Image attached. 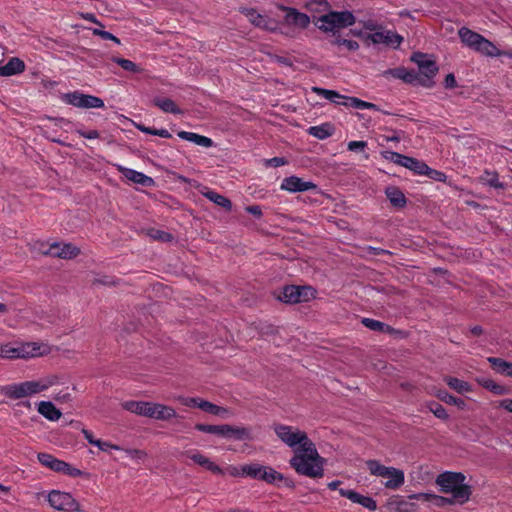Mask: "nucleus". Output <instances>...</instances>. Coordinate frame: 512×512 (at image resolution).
<instances>
[{
	"mask_svg": "<svg viewBox=\"0 0 512 512\" xmlns=\"http://www.w3.org/2000/svg\"><path fill=\"white\" fill-rule=\"evenodd\" d=\"M50 353V348L47 344L39 342H15L3 344L1 350V358L4 359H23L28 360L32 358L41 357Z\"/></svg>",
	"mask_w": 512,
	"mask_h": 512,
	"instance_id": "obj_4",
	"label": "nucleus"
},
{
	"mask_svg": "<svg viewBox=\"0 0 512 512\" xmlns=\"http://www.w3.org/2000/svg\"><path fill=\"white\" fill-rule=\"evenodd\" d=\"M92 32L94 35L100 36L104 40L112 39V33L108 32V31H104L101 29H93Z\"/></svg>",
	"mask_w": 512,
	"mask_h": 512,
	"instance_id": "obj_61",
	"label": "nucleus"
},
{
	"mask_svg": "<svg viewBox=\"0 0 512 512\" xmlns=\"http://www.w3.org/2000/svg\"><path fill=\"white\" fill-rule=\"evenodd\" d=\"M434 395L438 399H440L441 401H444L447 404L455 405V406H457V407H459L461 409H463L465 407V402L462 399L450 395L445 390H437L434 393Z\"/></svg>",
	"mask_w": 512,
	"mask_h": 512,
	"instance_id": "obj_37",
	"label": "nucleus"
},
{
	"mask_svg": "<svg viewBox=\"0 0 512 512\" xmlns=\"http://www.w3.org/2000/svg\"><path fill=\"white\" fill-rule=\"evenodd\" d=\"M113 61L117 63L119 66H121L124 70L138 73L141 71V69L132 61L124 58L115 57L113 58Z\"/></svg>",
	"mask_w": 512,
	"mask_h": 512,
	"instance_id": "obj_43",
	"label": "nucleus"
},
{
	"mask_svg": "<svg viewBox=\"0 0 512 512\" xmlns=\"http://www.w3.org/2000/svg\"><path fill=\"white\" fill-rule=\"evenodd\" d=\"M287 163L286 159L283 157H273L270 159H267L265 161L266 166H272V167H280Z\"/></svg>",
	"mask_w": 512,
	"mask_h": 512,
	"instance_id": "obj_54",
	"label": "nucleus"
},
{
	"mask_svg": "<svg viewBox=\"0 0 512 512\" xmlns=\"http://www.w3.org/2000/svg\"><path fill=\"white\" fill-rule=\"evenodd\" d=\"M381 156L385 160L390 161L396 165H399V162L401 161L403 155L394 151H382Z\"/></svg>",
	"mask_w": 512,
	"mask_h": 512,
	"instance_id": "obj_48",
	"label": "nucleus"
},
{
	"mask_svg": "<svg viewBox=\"0 0 512 512\" xmlns=\"http://www.w3.org/2000/svg\"><path fill=\"white\" fill-rule=\"evenodd\" d=\"M435 483L442 493L450 494L458 505L470 500L472 488L466 483V476L461 472H443L436 477Z\"/></svg>",
	"mask_w": 512,
	"mask_h": 512,
	"instance_id": "obj_2",
	"label": "nucleus"
},
{
	"mask_svg": "<svg viewBox=\"0 0 512 512\" xmlns=\"http://www.w3.org/2000/svg\"><path fill=\"white\" fill-rule=\"evenodd\" d=\"M183 456L191 459L195 464H198L215 474H223V469L207 458L204 454L197 450H188L182 453Z\"/></svg>",
	"mask_w": 512,
	"mask_h": 512,
	"instance_id": "obj_18",
	"label": "nucleus"
},
{
	"mask_svg": "<svg viewBox=\"0 0 512 512\" xmlns=\"http://www.w3.org/2000/svg\"><path fill=\"white\" fill-rule=\"evenodd\" d=\"M474 50H476L484 55H487V56L500 55L498 48L492 42H490L489 40H487L484 37L481 38V40L479 41V44L476 46V48Z\"/></svg>",
	"mask_w": 512,
	"mask_h": 512,
	"instance_id": "obj_34",
	"label": "nucleus"
},
{
	"mask_svg": "<svg viewBox=\"0 0 512 512\" xmlns=\"http://www.w3.org/2000/svg\"><path fill=\"white\" fill-rule=\"evenodd\" d=\"M299 288L300 286L294 285L284 287L279 299L285 303H299Z\"/></svg>",
	"mask_w": 512,
	"mask_h": 512,
	"instance_id": "obj_32",
	"label": "nucleus"
},
{
	"mask_svg": "<svg viewBox=\"0 0 512 512\" xmlns=\"http://www.w3.org/2000/svg\"><path fill=\"white\" fill-rule=\"evenodd\" d=\"M485 386L496 394H502L504 392V389L500 385L495 384L493 381L487 382Z\"/></svg>",
	"mask_w": 512,
	"mask_h": 512,
	"instance_id": "obj_59",
	"label": "nucleus"
},
{
	"mask_svg": "<svg viewBox=\"0 0 512 512\" xmlns=\"http://www.w3.org/2000/svg\"><path fill=\"white\" fill-rule=\"evenodd\" d=\"M312 92L319 96L329 100L332 103L343 105L346 107H353L356 109H377V106L373 103L363 101L356 97H347L339 94L337 91L328 90L320 87H312Z\"/></svg>",
	"mask_w": 512,
	"mask_h": 512,
	"instance_id": "obj_8",
	"label": "nucleus"
},
{
	"mask_svg": "<svg viewBox=\"0 0 512 512\" xmlns=\"http://www.w3.org/2000/svg\"><path fill=\"white\" fill-rule=\"evenodd\" d=\"M367 147L365 141H350L347 145L349 151H362Z\"/></svg>",
	"mask_w": 512,
	"mask_h": 512,
	"instance_id": "obj_52",
	"label": "nucleus"
},
{
	"mask_svg": "<svg viewBox=\"0 0 512 512\" xmlns=\"http://www.w3.org/2000/svg\"><path fill=\"white\" fill-rule=\"evenodd\" d=\"M96 446L102 451H108L109 449L121 450L119 446L101 440L97 441Z\"/></svg>",
	"mask_w": 512,
	"mask_h": 512,
	"instance_id": "obj_57",
	"label": "nucleus"
},
{
	"mask_svg": "<svg viewBox=\"0 0 512 512\" xmlns=\"http://www.w3.org/2000/svg\"><path fill=\"white\" fill-rule=\"evenodd\" d=\"M148 235L152 239L160 240V241H163V242H167V241H171L172 240V235L170 233H167L165 231L158 230V229H150L148 231Z\"/></svg>",
	"mask_w": 512,
	"mask_h": 512,
	"instance_id": "obj_46",
	"label": "nucleus"
},
{
	"mask_svg": "<svg viewBox=\"0 0 512 512\" xmlns=\"http://www.w3.org/2000/svg\"><path fill=\"white\" fill-rule=\"evenodd\" d=\"M37 458L43 466L54 472L62 473L71 477H79L83 474L80 469L72 467L67 462L57 459L51 454L39 453Z\"/></svg>",
	"mask_w": 512,
	"mask_h": 512,
	"instance_id": "obj_11",
	"label": "nucleus"
},
{
	"mask_svg": "<svg viewBox=\"0 0 512 512\" xmlns=\"http://www.w3.org/2000/svg\"><path fill=\"white\" fill-rule=\"evenodd\" d=\"M200 409L205 412L211 413L213 415L225 416L229 414V411L226 408L217 406L209 401L203 400Z\"/></svg>",
	"mask_w": 512,
	"mask_h": 512,
	"instance_id": "obj_40",
	"label": "nucleus"
},
{
	"mask_svg": "<svg viewBox=\"0 0 512 512\" xmlns=\"http://www.w3.org/2000/svg\"><path fill=\"white\" fill-rule=\"evenodd\" d=\"M273 430L277 437L293 450L290 466L299 475L316 479L324 475L326 459L323 458L307 433L297 427L275 424Z\"/></svg>",
	"mask_w": 512,
	"mask_h": 512,
	"instance_id": "obj_1",
	"label": "nucleus"
},
{
	"mask_svg": "<svg viewBox=\"0 0 512 512\" xmlns=\"http://www.w3.org/2000/svg\"><path fill=\"white\" fill-rule=\"evenodd\" d=\"M433 497V493H415L408 496L409 499L419 501H432Z\"/></svg>",
	"mask_w": 512,
	"mask_h": 512,
	"instance_id": "obj_53",
	"label": "nucleus"
},
{
	"mask_svg": "<svg viewBox=\"0 0 512 512\" xmlns=\"http://www.w3.org/2000/svg\"><path fill=\"white\" fill-rule=\"evenodd\" d=\"M82 434L84 435L85 439L91 444V445H94L96 446V443L99 439H95L93 437V434L92 432H90L89 430L87 429H82Z\"/></svg>",
	"mask_w": 512,
	"mask_h": 512,
	"instance_id": "obj_62",
	"label": "nucleus"
},
{
	"mask_svg": "<svg viewBox=\"0 0 512 512\" xmlns=\"http://www.w3.org/2000/svg\"><path fill=\"white\" fill-rule=\"evenodd\" d=\"M330 43L337 47H344L348 51H356L359 49V43L357 41L344 39L340 35L334 36Z\"/></svg>",
	"mask_w": 512,
	"mask_h": 512,
	"instance_id": "obj_38",
	"label": "nucleus"
},
{
	"mask_svg": "<svg viewBox=\"0 0 512 512\" xmlns=\"http://www.w3.org/2000/svg\"><path fill=\"white\" fill-rule=\"evenodd\" d=\"M54 399L59 402H69L71 394L67 390H61L55 394Z\"/></svg>",
	"mask_w": 512,
	"mask_h": 512,
	"instance_id": "obj_58",
	"label": "nucleus"
},
{
	"mask_svg": "<svg viewBox=\"0 0 512 512\" xmlns=\"http://www.w3.org/2000/svg\"><path fill=\"white\" fill-rule=\"evenodd\" d=\"M121 171L128 180L134 183L141 184L143 186H150L153 184V179L141 172L128 168H122Z\"/></svg>",
	"mask_w": 512,
	"mask_h": 512,
	"instance_id": "obj_26",
	"label": "nucleus"
},
{
	"mask_svg": "<svg viewBox=\"0 0 512 512\" xmlns=\"http://www.w3.org/2000/svg\"><path fill=\"white\" fill-rule=\"evenodd\" d=\"M498 406L512 413V399H503L499 401Z\"/></svg>",
	"mask_w": 512,
	"mask_h": 512,
	"instance_id": "obj_63",
	"label": "nucleus"
},
{
	"mask_svg": "<svg viewBox=\"0 0 512 512\" xmlns=\"http://www.w3.org/2000/svg\"><path fill=\"white\" fill-rule=\"evenodd\" d=\"M443 380L452 390L459 394H464L472 391V385L467 381L451 376H444Z\"/></svg>",
	"mask_w": 512,
	"mask_h": 512,
	"instance_id": "obj_25",
	"label": "nucleus"
},
{
	"mask_svg": "<svg viewBox=\"0 0 512 512\" xmlns=\"http://www.w3.org/2000/svg\"><path fill=\"white\" fill-rule=\"evenodd\" d=\"M246 211L258 218H260L262 216V210H261L260 206H258V205L248 206L246 208Z\"/></svg>",
	"mask_w": 512,
	"mask_h": 512,
	"instance_id": "obj_60",
	"label": "nucleus"
},
{
	"mask_svg": "<svg viewBox=\"0 0 512 512\" xmlns=\"http://www.w3.org/2000/svg\"><path fill=\"white\" fill-rule=\"evenodd\" d=\"M125 453L134 460L143 461L147 457V453L139 449H126Z\"/></svg>",
	"mask_w": 512,
	"mask_h": 512,
	"instance_id": "obj_50",
	"label": "nucleus"
},
{
	"mask_svg": "<svg viewBox=\"0 0 512 512\" xmlns=\"http://www.w3.org/2000/svg\"><path fill=\"white\" fill-rule=\"evenodd\" d=\"M368 39L374 44H386L393 48H398L403 42V37L391 30L374 32L368 36Z\"/></svg>",
	"mask_w": 512,
	"mask_h": 512,
	"instance_id": "obj_17",
	"label": "nucleus"
},
{
	"mask_svg": "<svg viewBox=\"0 0 512 512\" xmlns=\"http://www.w3.org/2000/svg\"><path fill=\"white\" fill-rule=\"evenodd\" d=\"M366 466L371 475L381 477L385 480L383 481V485L387 489L396 490L405 482V475L401 469L385 466L378 460H367Z\"/></svg>",
	"mask_w": 512,
	"mask_h": 512,
	"instance_id": "obj_5",
	"label": "nucleus"
},
{
	"mask_svg": "<svg viewBox=\"0 0 512 512\" xmlns=\"http://www.w3.org/2000/svg\"><path fill=\"white\" fill-rule=\"evenodd\" d=\"M122 407L131 413L145 417L147 401H126Z\"/></svg>",
	"mask_w": 512,
	"mask_h": 512,
	"instance_id": "obj_35",
	"label": "nucleus"
},
{
	"mask_svg": "<svg viewBox=\"0 0 512 512\" xmlns=\"http://www.w3.org/2000/svg\"><path fill=\"white\" fill-rule=\"evenodd\" d=\"M77 133L86 139H97L99 137V132L97 130H82L78 129Z\"/></svg>",
	"mask_w": 512,
	"mask_h": 512,
	"instance_id": "obj_55",
	"label": "nucleus"
},
{
	"mask_svg": "<svg viewBox=\"0 0 512 512\" xmlns=\"http://www.w3.org/2000/svg\"><path fill=\"white\" fill-rule=\"evenodd\" d=\"M279 9L285 11L284 24L289 27L306 29L310 25V17L292 7L279 6Z\"/></svg>",
	"mask_w": 512,
	"mask_h": 512,
	"instance_id": "obj_14",
	"label": "nucleus"
},
{
	"mask_svg": "<svg viewBox=\"0 0 512 512\" xmlns=\"http://www.w3.org/2000/svg\"><path fill=\"white\" fill-rule=\"evenodd\" d=\"M339 493L342 497L349 499L353 503L360 504L361 506H363L364 508H367L370 511H374L377 509L376 501L369 496H364V495L357 493L354 490L343 489V488L339 489Z\"/></svg>",
	"mask_w": 512,
	"mask_h": 512,
	"instance_id": "obj_19",
	"label": "nucleus"
},
{
	"mask_svg": "<svg viewBox=\"0 0 512 512\" xmlns=\"http://www.w3.org/2000/svg\"><path fill=\"white\" fill-rule=\"evenodd\" d=\"M39 252L44 255H50L61 259H72L80 254V249L71 243L54 242L47 245L43 242L39 243Z\"/></svg>",
	"mask_w": 512,
	"mask_h": 512,
	"instance_id": "obj_10",
	"label": "nucleus"
},
{
	"mask_svg": "<svg viewBox=\"0 0 512 512\" xmlns=\"http://www.w3.org/2000/svg\"><path fill=\"white\" fill-rule=\"evenodd\" d=\"M488 361L497 373L512 377V363L496 357H490Z\"/></svg>",
	"mask_w": 512,
	"mask_h": 512,
	"instance_id": "obj_28",
	"label": "nucleus"
},
{
	"mask_svg": "<svg viewBox=\"0 0 512 512\" xmlns=\"http://www.w3.org/2000/svg\"><path fill=\"white\" fill-rule=\"evenodd\" d=\"M202 194L209 199L211 202L215 203L216 205L225 208L226 210H231L232 203L231 201L226 198L225 196L218 194L215 191L207 190L205 192H202Z\"/></svg>",
	"mask_w": 512,
	"mask_h": 512,
	"instance_id": "obj_31",
	"label": "nucleus"
},
{
	"mask_svg": "<svg viewBox=\"0 0 512 512\" xmlns=\"http://www.w3.org/2000/svg\"><path fill=\"white\" fill-rule=\"evenodd\" d=\"M384 75H391L394 78L402 79L404 81H411L410 74L404 68L388 69L384 72Z\"/></svg>",
	"mask_w": 512,
	"mask_h": 512,
	"instance_id": "obj_45",
	"label": "nucleus"
},
{
	"mask_svg": "<svg viewBox=\"0 0 512 512\" xmlns=\"http://www.w3.org/2000/svg\"><path fill=\"white\" fill-rule=\"evenodd\" d=\"M412 60L418 65L421 72L427 77L434 76L438 70L436 64L422 53L414 54L412 56Z\"/></svg>",
	"mask_w": 512,
	"mask_h": 512,
	"instance_id": "obj_20",
	"label": "nucleus"
},
{
	"mask_svg": "<svg viewBox=\"0 0 512 512\" xmlns=\"http://www.w3.org/2000/svg\"><path fill=\"white\" fill-rule=\"evenodd\" d=\"M240 12L246 16L248 21L255 27L268 31L277 32L279 30V22L266 14L259 13L254 8H241Z\"/></svg>",
	"mask_w": 512,
	"mask_h": 512,
	"instance_id": "obj_12",
	"label": "nucleus"
},
{
	"mask_svg": "<svg viewBox=\"0 0 512 512\" xmlns=\"http://www.w3.org/2000/svg\"><path fill=\"white\" fill-rule=\"evenodd\" d=\"M482 181L490 187L503 189L504 184L499 181L498 174L496 172L485 171L484 176H482Z\"/></svg>",
	"mask_w": 512,
	"mask_h": 512,
	"instance_id": "obj_42",
	"label": "nucleus"
},
{
	"mask_svg": "<svg viewBox=\"0 0 512 512\" xmlns=\"http://www.w3.org/2000/svg\"><path fill=\"white\" fill-rule=\"evenodd\" d=\"M316 184L311 181H305L297 176L286 177L282 180L280 189L290 193L305 192L315 190Z\"/></svg>",
	"mask_w": 512,
	"mask_h": 512,
	"instance_id": "obj_16",
	"label": "nucleus"
},
{
	"mask_svg": "<svg viewBox=\"0 0 512 512\" xmlns=\"http://www.w3.org/2000/svg\"><path fill=\"white\" fill-rule=\"evenodd\" d=\"M176 416L177 413L172 407L156 402L147 401L145 417L159 421H168L172 418H175Z\"/></svg>",
	"mask_w": 512,
	"mask_h": 512,
	"instance_id": "obj_15",
	"label": "nucleus"
},
{
	"mask_svg": "<svg viewBox=\"0 0 512 512\" xmlns=\"http://www.w3.org/2000/svg\"><path fill=\"white\" fill-rule=\"evenodd\" d=\"M458 34H459L461 41L465 45H467L468 47L473 48V49L476 48V46L479 44V41L483 37L482 35L474 32L466 27L460 28L458 31Z\"/></svg>",
	"mask_w": 512,
	"mask_h": 512,
	"instance_id": "obj_24",
	"label": "nucleus"
},
{
	"mask_svg": "<svg viewBox=\"0 0 512 512\" xmlns=\"http://www.w3.org/2000/svg\"><path fill=\"white\" fill-rule=\"evenodd\" d=\"M283 475L272 467L264 466L261 480L267 483H276L283 480Z\"/></svg>",
	"mask_w": 512,
	"mask_h": 512,
	"instance_id": "obj_39",
	"label": "nucleus"
},
{
	"mask_svg": "<svg viewBox=\"0 0 512 512\" xmlns=\"http://www.w3.org/2000/svg\"><path fill=\"white\" fill-rule=\"evenodd\" d=\"M178 137L185 140L192 142L198 146L204 147V148H210L214 145V142L211 138L200 135L194 132H188V131H179L177 133Z\"/></svg>",
	"mask_w": 512,
	"mask_h": 512,
	"instance_id": "obj_22",
	"label": "nucleus"
},
{
	"mask_svg": "<svg viewBox=\"0 0 512 512\" xmlns=\"http://www.w3.org/2000/svg\"><path fill=\"white\" fill-rule=\"evenodd\" d=\"M362 324L373 331H383V332H389L391 331V327L383 322H380L378 320H374L371 318H363Z\"/></svg>",
	"mask_w": 512,
	"mask_h": 512,
	"instance_id": "obj_41",
	"label": "nucleus"
},
{
	"mask_svg": "<svg viewBox=\"0 0 512 512\" xmlns=\"http://www.w3.org/2000/svg\"><path fill=\"white\" fill-rule=\"evenodd\" d=\"M445 86L447 88H453L456 86V79L453 74H448L445 78Z\"/></svg>",
	"mask_w": 512,
	"mask_h": 512,
	"instance_id": "obj_64",
	"label": "nucleus"
},
{
	"mask_svg": "<svg viewBox=\"0 0 512 512\" xmlns=\"http://www.w3.org/2000/svg\"><path fill=\"white\" fill-rule=\"evenodd\" d=\"M37 411L49 421H58L62 416V412L51 401H40Z\"/></svg>",
	"mask_w": 512,
	"mask_h": 512,
	"instance_id": "obj_21",
	"label": "nucleus"
},
{
	"mask_svg": "<svg viewBox=\"0 0 512 512\" xmlns=\"http://www.w3.org/2000/svg\"><path fill=\"white\" fill-rule=\"evenodd\" d=\"M195 428L198 431L221 436L226 439H233L237 441H245L252 439V430L244 426H232L229 424L222 425H208L196 424Z\"/></svg>",
	"mask_w": 512,
	"mask_h": 512,
	"instance_id": "obj_6",
	"label": "nucleus"
},
{
	"mask_svg": "<svg viewBox=\"0 0 512 512\" xmlns=\"http://www.w3.org/2000/svg\"><path fill=\"white\" fill-rule=\"evenodd\" d=\"M181 401L185 406L200 408V405H201L203 399L197 398V397H191V398H183Z\"/></svg>",
	"mask_w": 512,
	"mask_h": 512,
	"instance_id": "obj_56",
	"label": "nucleus"
},
{
	"mask_svg": "<svg viewBox=\"0 0 512 512\" xmlns=\"http://www.w3.org/2000/svg\"><path fill=\"white\" fill-rule=\"evenodd\" d=\"M431 179L437 180V181H444L446 176L443 172L431 169L428 167L427 171H425V174Z\"/></svg>",
	"mask_w": 512,
	"mask_h": 512,
	"instance_id": "obj_51",
	"label": "nucleus"
},
{
	"mask_svg": "<svg viewBox=\"0 0 512 512\" xmlns=\"http://www.w3.org/2000/svg\"><path fill=\"white\" fill-rule=\"evenodd\" d=\"M436 506L438 507H444L446 505H455L457 502L453 501V498L451 496L444 497L434 494V497L432 499Z\"/></svg>",
	"mask_w": 512,
	"mask_h": 512,
	"instance_id": "obj_49",
	"label": "nucleus"
},
{
	"mask_svg": "<svg viewBox=\"0 0 512 512\" xmlns=\"http://www.w3.org/2000/svg\"><path fill=\"white\" fill-rule=\"evenodd\" d=\"M263 469L264 466L257 463L246 464L242 466V474L243 476H249L253 479L261 480Z\"/></svg>",
	"mask_w": 512,
	"mask_h": 512,
	"instance_id": "obj_36",
	"label": "nucleus"
},
{
	"mask_svg": "<svg viewBox=\"0 0 512 512\" xmlns=\"http://www.w3.org/2000/svg\"><path fill=\"white\" fill-rule=\"evenodd\" d=\"M428 408L437 418L441 420H447L449 417L446 409L439 403L431 402L428 404Z\"/></svg>",
	"mask_w": 512,
	"mask_h": 512,
	"instance_id": "obj_44",
	"label": "nucleus"
},
{
	"mask_svg": "<svg viewBox=\"0 0 512 512\" xmlns=\"http://www.w3.org/2000/svg\"><path fill=\"white\" fill-rule=\"evenodd\" d=\"M49 505L63 512H82L78 501L68 492L52 490L46 495Z\"/></svg>",
	"mask_w": 512,
	"mask_h": 512,
	"instance_id": "obj_9",
	"label": "nucleus"
},
{
	"mask_svg": "<svg viewBox=\"0 0 512 512\" xmlns=\"http://www.w3.org/2000/svg\"><path fill=\"white\" fill-rule=\"evenodd\" d=\"M64 101L78 108H103L104 101L96 96L80 92H72L64 95Z\"/></svg>",
	"mask_w": 512,
	"mask_h": 512,
	"instance_id": "obj_13",
	"label": "nucleus"
},
{
	"mask_svg": "<svg viewBox=\"0 0 512 512\" xmlns=\"http://www.w3.org/2000/svg\"><path fill=\"white\" fill-rule=\"evenodd\" d=\"M399 166L405 167L418 175L425 174V171L428 169V166L423 161L405 155L402 156Z\"/></svg>",
	"mask_w": 512,
	"mask_h": 512,
	"instance_id": "obj_23",
	"label": "nucleus"
},
{
	"mask_svg": "<svg viewBox=\"0 0 512 512\" xmlns=\"http://www.w3.org/2000/svg\"><path fill=\"white\" fill-rule=\"evenodd\" d=\"M385 194L389 199L390 203L395 207H404L406 204V198L403 192L395 186H389L385 190Z\"/></svg>",
	"mask_w": 512,
	"mask_h": 512,
	"instance_id": "obj_27",
	"label": "nucleus"
},
{
	"mask_svg": "<svg viewBox=\"0 0 512 512\" xmlns=\"http://www.w3.org/2000/svg\"><path fill=\"white\" fill-rule=\"evenodd\" d=\"M355 23L354 15L349 11L329 12L318 18L317 26L323 32H331L336 36V32Z\"/></svg>",
	"mask_w": 512,
	"mask_h": 512,
	"instance_id": "obj_7",
	"label": "nucleus"
},
{
	"mask_svg": "<svg viewBox=\"0 0 512 512\" xmlns=\"http://www.w3.org/2000/svg\"><path fill=\"white\" fill-rule=\"evenodd\" d=\"M333 131H334V129H333L332 125L329 123H324V124L318 125V126H311L308 129L309 135H311L317 139H320V140H324V139L330 137L333 134Z\"/></svg>",
	"mask_w": 512,
	"mask_h": 512,
	"instance_id": "obj_29",
	"label": "nucleus"
},
{
	"mask_svg": "<svg viewBox=\"0 0 512 512\" xmlns=\"http://www.w3.org/2000/svg\"><path fill=\"white\" fill-rule=\"evenodd\" d=\"M153 104L160 108L165 113L180 114L181 109L175 104V102L169 98L157 97L153 99Z\"/></svg>",
	"mask_w": 512,
	"mask_h": 512,
	"instance_id": "obj_30",
	"label": "nucleus"
},
{
	"mask_svg": "<svg viewBox=\"0 0 512 512\" xmlns=\"http://www.w3.org/2000/svg\"><path fill=\"white\" fill-rule=\"evenodd\" d=\"M24 70H25L24 62L17 57L11 58L4 65L5 76H12V75L20 74Z\"/></svg>",
	"mask_w": 512,
	"mask_h": 512,
	"instance_id": "obj_33",
	"label": "nucleus"
},
{
	"mask_svg": "<svg viewBox=\"0 0 512 512\" xmlns=\"http://www.w3.org/2000/svg\"><path fill=\"white\" fill-rule=\"evenodd\" d=\"M315 290L310 286H300L299 296L300 302H306L315 296Z\"/></svg>",
	"mask_w": 512,
	"mask_h": 512,
	"instance_id": "obj_47",
	"label": "nucleus"
},
{
	"mask_svg": "<svg viewBox=\"0 0 512 512\" xmlns=\"http://www.w3.org/2000/svg\"><path fill=\"white\" fill-rule=\"evenodd\" d=\"M57 384H59V377L57 375H47L36 380L7 385L3 388L2 392L9 398L21 399L47 391L50 387Z\"/></svg>",
	"mask_w": 512,
	"mask_h": 512,
	"instance_id": "obj_3",
	"label": "nucleus"
}]
</instances>
